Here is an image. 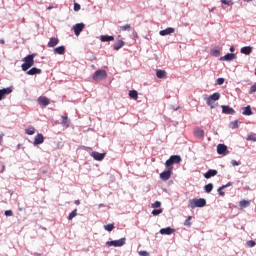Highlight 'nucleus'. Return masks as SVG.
<instances>
[{
    "instance_id": "1",
    "label": "nucleus",
    "mask_w": 256,
    "mask_h": 256,
    "mask_svg": "<svg viewBox=\"0 0 256 256\" xmlns=\"http://www.w3.org/2000/svg\"><path fill=\"white\" fill-rule=\"evenodd\" d=\"M24 63L21 65L22 71H29L35 65V54H29L23 59Z\"/></svg>"
},
{
    "instance_id": "2",
    "label": "nucleus",
    "mask_w": 256,
    "mask_h": 256,
    "mask_svg": "<svg viewBox=\"0 0 256 256\" xmlns=\"http://www.w3.org/2000/svg\"><path fill=\"white\" fill-rule=\"evenodd\" d=\"M205 205H207V200H205V198H194L188 201V206L190 207V209H197V207H205Z\"/></svg>"
},
{
    "instance_id": "3",
    "label": "nucleus",
    "mask_w": 256,
    "mask_h": 256,
    "mask_svg": "<svg viewBox=\"0 0 256 256\" xmlns=\"http://www.w3.org/2000/svg\"><path fill=\"white\" fill-rule=\"evenodd\" d=\"M103 79H107V71L105 70H97L93 74L94 81H103Z\"/></svg>"
},
{
    "instance_id": "4",
    "label": "nucleus",
    "mask_w": 256,
    "mask_h": 256,
    "mask_svg": "<svg viewBox=\"0 0 256 256\" xmlns=\"http://www.w3.org/2000/svg\"><path fill=\"white\" fill-rule=\"evenodd\" d=\"M125 241H126L125 238H121L119 240L107 241L106 245H108V247H123V245L125 244Z\"/></svg>"
},
{
    "instance_id": "5",
    "label": "nucleus",
    "mask_w": 256,
    "mask_h": 256,
    "mask_svg": "<svg viewBox=\"0 0 256 256\" xmlns=\"http://www.w3.org/2000/svg\"><path fill=\"white\" fill-rule=\"evenodd\" d=\"M37 103L40 105V107H48V105L51 104V100L46 96H40L37 99Z\"/></svg>"
},
{
    "instance_id": "6",
    "label": "nucleus",
    "mask_w": 256,
    "mask_h": 256,
    "mask_svg": "<svg viewBox=\"0 0 256 256\" xmlns=\"http://www.w3.org/2000/svg\"><path fill=\"white\" fill-rule=\"evenodd\" d=\"M171 173H173V170H171V168H167V170L160 173V179L162 181H169V179H171Z\"/></svg>"
},
{
    "instance_id": "7",
    "label": "nucleus",
    "mask_w": 256,
    "mask_h": 256,
    "mask_svg": "<svg viewBox=\"0 0 256 256\" xmlns=\"http://www.w3.org/2000/svg\"><path fill=\"white\" fill-rule=\"evenodd\" d=\"M85 29V24L83 23H77L73 26L74 34L76 37H79L81 35V32Z\"/></svg>"
},
{
    "instance_id": "8",
    "label": "nucleus",
    "mask_w": 256,
    "mask_h": 256,
    "mask_svg": "<svg viewBox=\"0 0 256 256\" xmlns=\"http://www.w3.org/2000/svg\"><path fill=\"white\" fill-rule=\"evenodd\" d=\"M217 153L218 155H229V150L225 144H218L217 145Z\"/></svg>"
},
{
    "instance_id": "9",
    "label": "nucleus",
    "mask_w": 256,
    "mask_h": 256,
    "mask_svg": "<svg viewBox=\"0 0 256 256\" xmlns=\"http://www.w3.org/2000/svg\"><path fill=\"white\" fill-rule=\"evenodd\" d=\"M13 93V89L11 87L0 89V101H3L5 99L6 95H11Z\"/></svg>"
},
{
    "instance_id": "10",
    "label": "nucleus",
    "mask_w": 256,
    "mask_h": 256,
    "mask_svg": "<svg viewBox=\"0 0 256 256\" xmlns=\"http://www.w3.org/2000/svg\"><path fill=\"white\" fill-rule=\"evenodd\" d=\"M221 109H222V113H224V115H235V109H233L230 106L222 105Z\"/></svg>"
},
{
    "instance_id": "11",
    "label": "nucleus",
    "mask_w": 256,
    "mask_h": 256,
    "mask_svg": "<svg viewBox=\"0 0 256 256\" xmlns=\"http://www.w3.org/2000/svg\"><path fill=\"white\" fill-rule=\"evenodd\" d=\"M233 59H237V55L235 53H227L220 57L219 61H233Z\"/></svg>"
},
{
    "instance_id": "12",
    "label": "nucleus",
    "mask_w": 256,
    "mask_h": 256,
    "mask_svg": "<svg viewBox=\"0 0 256 256\" xmlns=\"http://www.w3.org/2000/svg\"><path fill=\"white\" fill-rule=\"evenodd\" d=\"M45 141V137H43V134L38 133L35 138L33 145H41Z\"/></svg>"
},
{
    "instance_id": "13",
    "label": "nucleus",
    "mask_w": 256,
    "mask_h": 256,
    "mask_svg": "<svg viewBox=\"0 0 256 256\" xmlns=\"http://www.w3.org/2000/svg\"><path fill=\"white\" fill-rule=\"evenodd\" d=\"M92 157L95 161H103L105 159V153H99L97 151L92 152Z\"/></svg>"
},
{
    "instance_id": "14",
    "label": "nucleus",
    "mask_w": 256,
    "mask_h": 256,
    "mask_svg": "<svg viewBox=\"0 0 256 256\" xmlns=\"http://www.w3.org/2000/svg\"><path fill=\"white\" fill-rule=\"evenodd\" d=\"M171 33H175V28H172V27H168L164 30H161L159 32V35H161V37H165L167 35H171Z\"/></svg>"
},
{
    "instance_id": "15",
    "label": "nucleus",
    "mask_w": 256,
    "mask_h": 256,
    "mask_svg": "<svg viewBox=\"0 0 256 256\" xmlns=\"http://www.w3.org/2000/svg\"><path fill=\"white\" fill-rule=\"evenodd\" d=\"M194 137H196V139H203L205 137V131L203 129L196 128L194 130Z\"/></svg>"
},
{
    "instance_id": "16",
    "label": "nucleus",
    "mask_w": 256,
    "mask_h": 256,
    "mask_svg": "<svg viewBox=\"0 0 256 256\" xmlns=\"http://www.w3.org/2000/svg\"><path fill=\"white\" fill-rule=\"evenodd\" d=\"M27 75H41L43 73V70L37 67H32L30 70H28Z\"/></svg>"
},
{
    "instance_id": "17",
    "label": "nucleus",
    "mask_w": 256,
    "mask_h": 256,
    "mask_svg": "<svg viewBox=\"0 0 256 256\" xmlns=\"http://www.w3.org/2000/svg\"><path fill=\"white\" fill-rule=\"evenodd\" d=\"M173 233H175V229H173L171 227H166V228L160 229L161 235H173Z\"/></svg>"
},
{
    "instance_id": "18",
    "label": "nucleus",
    "mask_w": 256,
    "mask_h": 256,
    "mask_svg": "<svg viewBox=\"0 0 256 256\" xmlns=\"http://www.w3.org/2000/svg\"><path fill=\"white\" fill-rule=\"evenodd\" d=\"M240 53H242V55H250L253 53V47L244 46L240 49Z\"/></svg>"
},
{
    "instance_id": "19",
    "label": "nucleus",
    "mask_w": 256,
    "mask_h": 256,
    "mask_svg": "<svg viewBox=\"0 0 256 256\" xmlns=\"http://www.w3.org/2000/svg\"><path fill=\"white\" fill-rule=\"evenodd\" d=\"M100 41H102V43H107L109 41H115V36L101 35Z\"/></svg>"
},
{
    "instance_id": "20",
    "label": "nucleus",
    "mask_w": 256,
    "mask_h": 256,
    "mask_svg": "<svg viewBox=\"0 0 256 256\" xmlns=\"http://www.w3.org/2000/svg\"><path fill=\"white\" fill-rule=\"evenodd\" d=\"M57 45H59V38H56V37L50 38L47 44L48 47H57Z\"/></svg>"
},
{
    "instance_id": "21",
    "label": "nucleus",
    "mask_w": 256,
    "mask_h": 256,
    "mask_svg": "<svg viewBox=\"0 0 256 256\" xmlns=\"http://www.w3.org/2000/svg\"><path fill=\"white\" fill-rule=\"evenodd\" d=\"M217 175V170L215 169H209L205 174L204 177L205 179H211V177H215Z\"/></svg>"
},
{
    "instance_id": "22",
    "label": "nucleus",
    "mask_w": 256,
    "mask_h": 256,
    "mask_svg": "<svg viewBox=\"0 0 256 256\" xmlns=\"http://www.w3.org/2000/svg\"><path fill=\"white\" fill-rule=\"evenodd\" d=\"M125 46V41L123 40H118L114 45H113V49L114 51H119V49H121L122 47Z\"/></svg>"
},
{
    "instance_id": "23",
    "label": "nucleus",
    "mask_w": 256,
    "mask_h": 256,
    "mask_svg": "<svg viewBox=\"0 0 256 256\" xmlns=\"http://www.w3.org/2000/svg\"><path fill=\"white\" fill-rule=\"evenodd\" d=\"M54 53L56 55H65V46L61 45V46L54 48Z\"/></svg>"
},
{
    "instance_id": "24",
    "label": "nucleus",
    "mask_w": 256,
    "mask_h": 256,
    "mask_svg": "<svg viewBox=\"0 0 256 256\" xmlns=\"http://www.w3.org/2000/svg\"><path fill=\"white\" fill-rule=\"evenodd\" d=\"M210 101H219L221 99V94L219 92L213 93L210 97L206 98Z\"/></svg>"
},
{
    "instance_id": "25",
    "label": "nucleus",
    "mask_w": 256,
    "mask_h": 256,
    "mask_svg": "<svg viewBox=\"0 0 256 256\" xmlns=\"http://www.w3.org/2000/svg\"><path fill=\"white\" fill-rule=\"evenodd\" d=\"M242 115H246L248 117L253 115V110H251V106L250 105H248V106L243 108Z\"/></svg>"
},
{
    "instance_id": "26",
    "label": "nucleus",
    "mask_w": 256,
    "mask_h": 256,
    "mask_svg": "<svg viewBox=\"0 0 256 256\" xmlns=\"http://www.w3.org/2000/svg\"><path fill=\"white\" fill-rule=\"evenodd\" d=\"M170 159L172 160L173 165H175V163L179 164L182 161V158L179 155H172L170 156Z\"/></svg>"
},
{
    "instance_id": "27",
    "label": "nucleus",
    "mask_w": 256,
    "mask_h": 256,
    "mask_svg": "<svg viewBox=\"0 0 256 256\" xmlns=\"http://www.w3.org/2000/svg\"><path fill=\"white\" fill-rule=\"evenodd\" d=\"M156 76L158 79H165L167 77V72H165V70H157Z\"/></svg>"
},
{
    "instance_id": "28",
    "label": "nucleus",
    "mask_w": 256,
    "mask_h": 256,
    "mask_svg": "<svg viewBox=\"0 0 256 256\" xmlns=\"http://www.w3.org/2000/svg\"><path fill=\"white\" fill-rule=\"evenodd\" d=\"M129 97L131 99L137 100V99H139V93L137 92V90H130L129 91Z\"/></svg>"
},
{
    "instance_id": "29",
    "label": "nucleus",
    "mask_w": 256,
    "mask_h": 256,
    "mask_svg": "<svg viewBox=\"0 0 256 256\" xmlns=\"http://www.w3.org/2000/svg\"><path fill=\"white\" fill-rule=\"evenodd\" d=\"M239 205H240V207L245 209L246 207H249V205H251V202L248 200H242V201H240Z\"/></svg>"
},
{
    "instance_id": "30",
    "label": "nucleus",
    "mask_w": 256,
    "mask_h": 256,
    "mask_svg": "<svg viewBox=\"0 0 256 256\" xmlns=\"http://www.w3.org/2000/svg\"><path fill=\"white\" fill-rule=\"evenodd\" d=\"M210 55H212V57H219V55H221V50L213 49V50H211Z\"/></svg>"
},
{
    "instance_id": "31",
    "label": "nucleus",
    "mask_w": 256,
    "mask_h": 256,
    "mask_svg": "<svg viewBox=\"0 0 256 256\" xmlns=\"http://www.w3.org/2000/svg\"><path fill=\"white\" fill-rule=\"evenodd\" d=\"M230 129H239V120H234L230 123Z\"/></svg>"
},
{
    "instance_id": "32",
    "label": "nucleus",
    "mask_w": 256,
    "mask_h": 256,
    "mask_svg": "<svg viewBox=\"0 0 256 256\" xmlns=\"http://www.w3.org/2000/svg\"><path fill=\"white\" fill-rule=\"evenodd\" d=\"M26 135H35V128L33 126L28 127L25 130Z\"/></svg>"
},
{
    "instance_id": "33",
    "label": "nucleus",
    "mask_w": 256,
    "mask_h": 256,
    "mask_svg": "<svg viewBox=\"0 0 256 256\" xmlns=\"http://www.w3.org/2000/svg\"><path fill=\"white\" fill-rule=\"evenodd\" d=\"M165 166L167 167V169H171V171H173V160H171V158L166 160Z\"/></svg>"
},
{
    "instance_id": "34",
    "label": "nucleus",
    "mask_w": 256,
    "mask_h": 256,
    "mask_svg": "<svg viewBox=\"0 0 256 256\" xmlns=\"http://www.w3.org/2000/svg\"><path fill=\"white\" fill-rule=\"evenodd\" d=\"M204 191H206L207 193H211V191H213V183L206 184L204 186Z\"/></svg>"
},
{
    "instance_id": "35",
    "label": "nucleus",
    "mask_w": 256,
    "mask_h": 256,
    "mask_svg": "<svg viewBox=\"0 0 256 256\" xmlns=\"http://www.w3.org/2000/svg\"><path fill=\"white\" fill-rule=\"evenodd\" d=\"M74 217H77V209H74L68 216V221H72Z\"/></svg>"
},
{
    "instance_id": "36",
    "label": "nucleus",
    "mask_w": 256,
    "mask_h": 256,
    "mask_svg": "<svg viewBox=\"0 0 256 256\" xmlns=\"http://www.w3.org/2000/svg\"><path fill=\"white\" fill-rule=\"evenodd\" d=\"M119 31H131V24H126L124 26H120Z\"/></svg>"
},
{
    "instance_id": "37",
    "label": "nucleus",
    "mask_w": 256,
    "mask_h": 256,
    "mask_svg": "<svg viewBox=\"0 0 256 256\" xmlns=\"http://www.w3.org/2000/svg\"><path fill=\"white\" fill-rule=\"evenodd\" d=\"M62 124H63L65 127H69V117H67V116H62Z\"/></svg>"
},
{
    "instance_id": "38",
    "label": "nucleus",
    "mask_w": 256,
    "mask_h": 256,
    "mask_svg": "<svg viewBox=\"0 0 256 256\" xmlns=\"http://www.w3.org/2000/svg\"><path fill=\"white\" fill-rule=\"evenodd\" d=\"M104 229L105 231L111 232L113 229H115V225L113 224L104 225Z\"/></svg>"
},
{
    "instance_id": "39",
    "label": "nucleus",
    "mask_w": 256,
    "mask_h": 256,
    "mask_svg": "<svg viewBox=\"0 0 256 256\" xmlns=\"http://www.w3.org/2000/svg\"><path fill=\"white\" fill-rule=\"evenodd\" d=\"M223 189H227V186H221L217 190L219 195H221V197H225V192L223 191Z\"/></svg>"
},
{
    "instance_id": "40",
    "label": "nucleus",
    "mask_w": 256,
    "mask_h": 256,
    "mask_svg": "<svg viewBox=\"0 0 256 256\" xmlns=\"http://www.w3.org/2000/svg\"><path fill=\"white\" fill-rule=\"evenodd\" d=\"M247 141H255L256 142V134L255 133H251L248 135V137L246 138Z\"/></svg>"
},
{
    "instance_id": "41",
    "label": "nucleus",
    "mask_w": 256,
    "mask_h": 256,
    "mask_svg": "<svg viewBox=\"0 0 256 256\" xmlns=\"http://www.w3.org/2000/svg\"><path fill=\"white\" fill-rule=\"evenodd\" d=\"M161 213H163V209L152 210V215H154V217H157V215H161Z\"/></svg>"
},
{
    "instance_id": "42",
    "label": "nucleus",
    "mask_w": 256,
    "mask_h": 256,
    "mask_svg": "<svg viewBox=\"0 0 256 256\" xmlns=\"http://www.w3.org/2000/svg\"><path fill=\"white\" fill-rule=\"evenodd\" d=\"M191 219H193L191 216H188V218L184 222L185 227H191Z\"/></svg>"
},
{
    "instance_id": "43",
    "label": "nucleus",
    "mask_w": 256,
    "mask_h": 256,
    "mask_svg": "<svg viewBox=\"0 0 256 256\" xmlns=\"http://www.w3.org/2000/svg\"><path fill=\"white\" fill-rule=\"evenodd\" d=\"M206 103L208 107H210L211 109H215V105H213V100H209L208 98H206Z\"/></svg>"
},
{
    "instance_id": "44",
    "label": "nucleus",
    "mask_w": 256,
    "mask_h": 256,
    "mask_svg": "<svg viewBox=\"0 0 256 256\" xmlns=\"http://www.w3.org/2000/svg\"><path fill=\"white\" fill-rule=\"evenodd\" d=\"M161 207V202L160 201H155V203L152 204L153 209H159Z\"/></svg>"
},
{
    "instance_id": "45",
    "label": "nucleus",
    "mask_w": 256,
    "mask_h": 256,
    "mask_svg": "<svg viewBox=\"0 0 256 256\" xmlns=\"http://www.w3.org/2000/svg\"><path fill=\"white\" fill-rule=\"evenodd\" d=\"M221 3L223 5H227L228 7H231V5H233V3L230 0H221Z\"/></svg>"
},
{
    "instance_id": "46",
    "label": "nucleus",
    "mask_w": 256,
    "mask_h": 256,
    "mask_svg": "<svg viewBox=\"0 0 256 256\" xmlns=\"http://www.w3.org/2000/svg\"><path fill=\"white\" fill-rule=\"evenodd\" d=\"M4 215H5L6 217H13V210H6V211L4 212Z\"/></svg>"
},
{
    "instance_id": "47",
    "label": "nucleus",
    "mask_w": 256,
    "mask_h": 256,
    "mask_svg": "<svg viewBox=\"0 0 256 256\" xmlns=\"http://www.w3.org/2000/svg\"><path fill=\"white\" fill-rule=\"evenodd\" d=\"M74 11H81V5L77 2L74 3Z\"/></svg>"
},
{
    "instance_id": "48",
    "label": "nucleus",
    "mask_w": 256,
    "mask_h": 256,
    "mask_svg": "<svg viewBox=\"0 0 256 256\" xmlns=\"http://www.w3.org/2000/svg\"><path fill=\"white\" fill-rule=\"evenodd\" d=\"M231 165H232L233 167H237V166L241 165V162H239V161H237V160H231Z\"/></svg>"
},
{
    "instance_id": "49",
    "label": "nucleus",
    "mask_w": 256,
    "mask_h": 256,
    "mask_svg": "<svg viewBox=\"0 0 256 256\" xmlns=\"http://www.w3.org/2000/svg\"><path fill=\"white\" fill-rule=\"evenodd\" d=\"M216 83H217V85H223V83H225V78H218L216 80Z\"/></svg>"
},
{
    "instance_id": "50",
    "label": "nucleus",
    "mask_w": 256,
    "mask_h": 256,
    "mask_svg": "<svg viewBox=\"0 0 256 256\" xmlns=\"http://www.w3.org/2000/svg\"><path fill=\"white\" fill-rule=\"evenodd\" d=\"M255 92H256V84L252 85V86L250 87V90H249L250 95L253 94V93H255Z\"/></svg>"
},
{
    "instance_id": "51",
    "label": "nucleus",
    "mask_w": 256,
    "mask_h": 256,
    "mask_svg": "<svg viewBox=\"0 0 256 256\" xmlns=\"http://www.w3.org/2000/svg\"><path fill=\"white\" fill-rule=\"evenodd\" d=\"M138 255H140V256H149V252H147V251H139Z\"/></svg>"
},
{
    "instance_id": "52",
    "label": "nucleus",
    "mask_w": 256,
    "mask_h": 256,
    "mask_svg": "<svg viewBox=\"0 0 256 256\" xmlns=\"http://www.w3.org/2000/svg\"><path fill=\"white\" fill-rule=\"evenodd\" d=\"M248 247H255V241L254 240H250L247 242Z\"/></svg>"
},
{
    "instance_id": "53",
    "label": "nucleus",
    "mask_w": 256,
    "mask_h": 256,
    "mask_svg": "<svg viewBox=\"0 0 256 256\" xmlns=\"http://www.w3.org/2000/svg\"><path fill=\"white\" fill-rule=\"evenodd\" d=\"M231 185H233V183L232 182H228L226 185H222V187H231Z\"/></svg>"
},
{
    "instance_id": "54",
    "label": "nucleus",
    "mask_w": 256,
    "mask_h": 256,
    "mask_svg": "<svg viewBox=\"0 0 256 256\" xmlns=\"http://www.w3.org/2000/svg\"><path fill=\"white\" fill-rule=\"evenodd\" d=\"M132 35H133V37H134L135 39H137V37H139V35L137 34V32H133Z\"/></svg>"
},
{
    "instance_id": "55",
    "label": "nucleus",
    "mask_w": 256,
    "mask_h": 256,
    "mask_svg": "<svg viewBox=\"0 0 256 256\" xmlns=\"http://www.w3.org/2000/svg\"><path fill=\"white\" fill-rule=\"evenodd\" d=\"M230 53H235V47L233 46L230 47Z\"/></svg>"
},
{
    "instance_id": "56",
    "label": "nucleus",
    "mask_w": 256,
    "mask_h": 256,
    "mask_svg": "<svg viewBox=\"0 0 256 256\" xmlns=\"http://www.w3.org/2000/svg\"><path fill=\"white\" fill-rule=\"evenodd\" d=\"M75 205H81V201L80 200H75Z\"/></svg>"
},
{
    "instance_id": "57",
    "label": "nucleus",
    "mask_w": 256,
    "mask_h": 256,
    "mask_svg": "<svg viewBox=\"0 0 256 256\" xmlns=\"http://www.w3.org/2000/svg\"><path fill=\"white\" fill-rule=\"evenodd\" d=\"M0 43H1L2 45H4V44H5V40H4V39H1V40H0Z\"/></svg>"
},
{
    "instance_id": "58",
    "label": "nucleus",
    "mask_w": 256,
    "mask_h": 256,
    "mask_svg": "<svg viewBox=\"0 0 256 256\" xmlns=\"http://www.w3.org/2000/svg\"><path fill=\"white\" fill-rule=\"evenodd\" d=\"M47 9L51 10V9H53V6H48Z\"/></svg>"
},
{
    "instance_id": "59",
    "label": "nucleus",
    "mask_w": 256,
    "mask_h": 256,
    "mask_svg": "<svg viewBox=\"0 0 256 256\" xmlns=\"http://www.w3.org/2000/svg\"><path fill=\"white\" fill-rule=\"evenodd\" d=\"M3 141V136H0V143Z\"/></svg>"
},
{
    "instance_id": "60",
    "label": "nucleus",
    "mask_w": 256,
    "mask_h": 256,
    "mask_svg": "<svg viewBox=\"0 0 256 256\" xmlns=\"http://www.w3.org/2000/svg\"><path fill=\"white\" fill-rule=\"evenodd\" d=\"M100 207H103V204H100Z\"/></svg>"
},
{
    "instance_id": "61",
    "label": "nucleus",
    "mask_w": 256,
    "mask_h": 256,
    "mask_svg": "<svg viewBox=\"0 0 256 256\" xmlns=\"http://www.w3.org/2000/svg\"><path fill=\"white\" fill-rule=\"evenodd\" d=\"M246 1H253V0H246Z\"/></svg>"
}]
</instances>
